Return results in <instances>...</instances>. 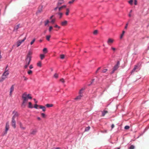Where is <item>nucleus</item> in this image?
Returning a JSON list of instances; mask_svg holds the SVG:
<instances>
[{
    "label": "nucleus",
    "mask_w": 149,
    "mask_h": 149,
    "mask_svg": "<svg viewBox=\"0 0 149 149\" xmlns=\"http://www.w3.org/2000/svg\"><path fill=\"white\" fill-rule=\"evenodd\" d=\"M30 94H27L26 93H24L22 95V98L23 100V102L21 105V107L23 108H24L26 106V103L27 102L28 99H31L32 97Z\"/></svg>",
    "instance_id": "1"
},
{
    "label": "nucleus",
    "mask_w": 149,
    "mask_h": 149,
    "mask_svg": "<svg viewBox=\"0 0 149 149\" xmlns=\"http://www.w3.org/2000/svg\"><path fill=\"white\" fill-rule=\"evenodd\" d=\"M32 54V52L31 51H29V52L27 55L26 58L25 59L26 63V65L24 66V68L25 69L26 68L30 63V61L31 60V56Z\"/></svg>",
    "instance_id": "2"
},
{
    "label": "nucleus",
    "mask_w": 149,
    "mask_h": 149,
    "mask_svg": "<svg viewBox=\"0 0 149 149\" xmlns=\"http://www.w3.org/2000/svg\"><path fill=\"white\" fill-rule=\"evenodd\" d=\"M18 113L17 112H16L12 118L11 124L12 126L14 128H16V122L15 119L18 117Z\"/></svg>",
    "instance_id": "3"
},
{
    "label": "nucleus",
    "mask_w": 149,
    "mask_h": 149,
    "mask_svg": "<svg viewBox=\"0 0 149 149\" xmlns=\"http://www.w3.org/2000/svg\"><path fill=\"white\" fill-rule=\"evenodd\" d=\"M9 73L7 71H6L3 74L1 79L0 82L3 81L7 77V76L9 74Z\"/></svg>",
    "instance_id": "4"
},
{
    "label": "nucleus",
    "mask_w": 149,
    "mask_h": 149,
    "mask_svg": "<svg viewBox=\"0 0 149 149\" xmlns=\"http://www.w3.org/2000/svg\"><path fill=\"white\" fill-rule=\"evenodd\" d=\"M63 0H60L59 1L58 3L57 4V6L54 9V11H56L57 9L58 8V7L60 6L61 4L63 3Z\"/></svg>",
    "instance_id": "5"
},
{
    "label": "nucleus",
    "mask_w": 149,
    "mask_h": 149,
    "mask_svg": "<svg viewBox=\"0 0 149 149\" xmlns=\"http://www.w3.org/2000/svg\"><path fill=\"white\" fill-rule=\"evenodd\" d=\"M9 123L8 122H7L6 123L5 126V134L7 133V131L9 130Z\"/></svg>",
    "instance_id": "6"
},
{
    "label": "nucleus",
    "mask_w": 149,
    "mask_h": 149,
    "mask_svg": "<svg viewBox=\"0 0 149 149\" xmlns=\"http://www.w3.org/2000/svg\"><path fill=\"white\" fill-rule=\"evenodd\" d=\"M113 39L111 38H109L108 39L107 41V43L108 45H111L113 43Z\"/></svg>",
    "instance_id": "7"
},
{
    "label": "nucleus",
    "mask_w": 149,
    "mask_h": 149,
    "mask_svg": "<svg viewBox=\"0 0 149 149\" xmlns=\"http://www.w3.org/2000/svg\"><path fill=\"white\" fill-rule=\"evenodd\" d=\"M120 64V62L119 61H118L117 64L114 66L113 69L116 70L119 68Z\"/></svg>",
    "instance_id": "8"
},
{
    "label": "nucleus",
    "mask_w": 149,
    "mask_h": 149,
    "mask_svg": "<svg viewBox=\"0 0 149 149\" xmlns=\"http://www.w3.org/2000/svg\"><path fill=\"white\" fill-rule=\"evenodd\" d=\"M67 23L68 22L66 20H64L61 22V24L62 26H65L67 25Z\"/></svg>",
    "instance_id": "9"
},
{
    "label": "nucleus",
    "mask_w": 149,
    "mask_h": 149,
    "mask_svg": "<svg viewBox=\"0 0 149 149\" xmlns=\"http://www.w3.org/2000/svg\"><path fill=\"white\" fill-rule=\"evenodd\" d=\"M14 90V85H12L10 88V95L11 96L12 94V93Z\"/></svg>",
    "instance_id": "10"
},
{
    "label": "nucleus",
    "mask_w": 149,
    "mask_h": 149,
    "mask_svg": "<svg viewBox=\"0 0 149 149\" xmlns=\"http://www.w3.org/2000/svg\"><path fill=\"white\" fill-rule=\"evenodd\" d=\"M36 130L34 129L31 130L30 132V134L32 135H35L37 132Z\"/></svg>",
    "instance_id": "11"
},
{
    "label": "nucleus",
    "mask_w": 149,
    "mask_h": 149,
    "mask_svg": "<svg viewBox=\"0 0 149 149\" xmlns=\"http://www.w3.org/2000/svg\"><path fill=\"white\" fill-rule=\"evenodd\" d=\"M39 107L40 109H42L43 111H45V107L42 105H39Z\"/></svg>",
    "instance_id": "12"
},
{
    "label": "nucleus",
    "mask_w": 149,
    "mask_h": 149,
    "mask_svg": "<svg viewBox=\"0 0 149 149\" xmlns=\"http://www.w3.org/2000/svg\"><path fill=\"white\" fill-rule=\"evenodd\" d=\"M66 7V5H63L62 6H61L60 7H58V9L59 12H60V11L62 10V9L63 8H65Z\"/></svg>",
    "instance_id": "13"
},
{
    "label": "nucleus",
    "mask_w": 149,
    "mask_h": 149,
    "mask_svg": "<svg viewBox=\"0 0 149 149\" xmlns=\"http://www.w3.org/2000/svg\"><path fill=\"white\" fill-rule=\"evenodd\" d=\"M19 24L15 26L14 28L13 31H17V29L19 28Z\"/></svg>",
    "instance_id": "14"
},
{
    "label": "nucleus",
    "mask_w": 149,
    "mask_h": 149,
    "mask_svg": "<svg viewBox=\"0 0 149 149\" xmlns=\"http://www.w3.org/2000/svg\"><path fill=\"white\" fill-rule=\"evenodd\" d=\"M22 42H22L21 40H19L17 42V47H18L19 46Z\"/></svg>",
    "instance_id": "15"
},
{
    "label": "nucleus",
    "mask_w": 149,
    "mask_h": 149,
    "mask_svg": "<svg viewBox=\"0 0 149 149\" xmlns=\"http://www.w3.org/2000/svg\"><path fill=\"white\" fill-rule=\"evenodd\" d=\"M138 66L136 65H135V66H134V68H133V69L132 70V72H131V73H132L133 72H134L135 70L137 69L138 68Z\"/></svg>",
    "instance_id": "16"
},
{
    "label": "nucleus",
    "mask_w": 149,
    "mask_h": 149,
    "mask_svg": "<svg viewBox=\"0 0 149 149\" xmlns=\"http://www.w3.org/2000/svg\"><path fill=\"white\" fill-rule=\"evenodd\" d=\"M82 97V95L81 94H80L79 96H78L76 98H75V99L76 100H80Z\"/></svg>",
    "instance_id": "17"
},
{
    "label": "nucleus",
    "mask_w": 149,
    "mask_h": 149,
    "mask_svg": "<svg viewBox=\"0 0 149 149\" xmlns=\"http://www.w3.org/2000/svg\"><path fill=\"white\" fill-rule=\"evenodd\" d=\"M57 14H58L59 15V18L60 19L63 16V13L60 12H58V13H57Z\"/></svg>",
    "instance_id": "18"
},
{
    "label": "nucleus",
    "mask_w": 149,
    "mask_h": 149,
    "mask_svg": "<svg viewBox=\"0 0 149 149\" xmlns=\"http://www.w3.org/2000/svg\"><path fill=\"white\" fill-rule=\"evenodd\" d=\"M29 105L28 107L32 109L33 108V107L32 106V104L31 102H29Z\"/></svg>",
    "instance_id": "19"
},
{
    "label": "nucleus",
    "mask_w": 149,
    "mask_h": 149,
    "mask_svg": "<svg viewBox=\"0 0 149 149\" xmlns=\"http://www.w3.org/2000/svg\"><path fill=\"white\" fill-rule=\"evenodd\" d=\"M70 12V10L69 8H67L66 9V12L65 14L66 15L68 16V15L69 13Z\"/></svg>",
    "instance_id": "20"
},
{
    "label": "nucleus",
    "mask_w": 149,
    "mask_h": 149,
    "mask_svg": "<svg viewBox=\"0 0 149 149\" xmlns=\"http://www.w3.org/2000/svg\"><path fill=\"white\" fill-rule=\"evenodd\" d=\"M108 113V111H104L102 112V116H104L105 114Z\"/></svg>",
    "instance_id": "21"
},
{
    "label": "nucleus",
    "mask_w": 149,
    "mask_h": 149,
    "mask_svg": "<svg viewBox=\"0 0 149 149\" xmlns=\"http://www.w3.org/2000/svg\"><path fill=\"white\" fill-rule=\"evenodd\" d=\"M46 106L47 107H52L53 105L52 104H46Z\"/></svg>",
    "instance_id": "22"
},
{
    "label": "nucleus",
    "mask_w": 149,
    "mask_h": 149,
    "mask_svg": "<svg viewBox=\"0 0 149 149\" xmlns=\"http://www.w3.org/2000/svg\"><path fill=\"white\" fill-rule=\"evenodd\" d=\"M45 57V55L43 54H41L40 55V57L41 60H42Z\"/></svg>",
    "instance_id": "23"
},
{
    "label": "nucleus",
    "mask_w": 149,
    "mask_h": 149,
    "mask_svg": "<svg viewBox=\"0 0 149 149\" xmlns=\"http://www.w3.org/2000/svg\"><path fill=\"white\" fill-rule=\"evenodd\" d=\"M37 65L39 67H41V62L39 61V62L37 63Z\"/></svg>",
    "instance_id": "24"
},
{
    "label": "nucleus",
    "mask_w": 149,
    "mask_h": 149,
    "mask_svg": "<svg viewBox=\"0 0 149 149\" xmlns=\"http://www.w3.org/2000/svg\"><path fill=\"white\" fill-rule=\"evenodd\" d=\"M84 88H81V89H80V91L79 92V93L80 94H81L82 93H83V91H84Z\"/></svg>",
    "instance_id": "25"
},
{
    "label": "nucleus",
    "mask_w": 149,
    "mask_h": 149,
    "mask_svg": "<svg viewBox=\"0 0 149 149\" xmlns=\"http://www.w3.org/2000/svg\"><path fill=\"white\" fill-rule=\"evenodd\" d=\"M135 146L134 145H132L129 147V149H134Z\"/></svg>",
    "instance_id": "26"
},
{
    "label": "nucleus",
    "mask_w": 149,
    "mask_h": 149,
    "mask_svg": "<svg viewBox=\"0 0 149 149\" xmlns=\"http://www.w3.org/2000/svg\"><path fill=\"white\" fill-rule=\"evenodd\" d=\"M43 52H44L45 53H46L47 52V49L46 48H44L43 50Z\"/></svg>",
    "instance_id": "27"
},
{
    "label": "nucleus",
    "mask_w": 149,
    "mask_h": 149,
    "mask_svg": "<svg viewBox=\"0 0 149 149\" xmlns=\"http://www.w3.org/2000/svg\"><path fill=\"white\" fill-rule=\"evenodd\" d=\"M90 129V127L89 126L88 127H86L85 128V131H88Z\"/></svg>",
    "instance_id": "28"
},
{
    "label": "nucleus",
    "mask_w": 149,
    "mask_h": 149,
    "mask_svg": "<svg viewBox=\"0 0 149 149\" xmlns=\"http://www.w3.org/2000/svg\"><path fill=\"white\" fill-rule=\"evenodd\" d=\"M50 37H51V36L50 35L47 36H46L47 40L49 41V39H50Z\"/></svg>",
    "instance_id": "29"
},
{
    "label": "nucleus",
    "mask_w": 149,
    "mask_h": 149,
    "mask_svg": "<svg viewBox=\"0 0 149 149\" xmlns=\"http://www.w3.org/2000/svg\"><path fill=\"white\" fill-rule=\"evenodd\" d=\"M75 0H71V1H70L68 2V3L70 4H72Z\"/></svg>",
    "instance_id": "30"
},
{
    "label": "nucleus",
    "mask_w": 149,
    "mask_h": 149,
    "mask_svg": "<svg viewBox=\"0 0 149 149\" xmlns=\"http://www.w3.org/2000/svg\"><path fill=\"white\" fill-rule=\"evenodd\" d=\"M32 71L31 70H29L28 72V73L30 75L32 74Z\"/></svg>",
    "instance_id": "31"
},
{
    "label": "nucleus",
    "mask_w": 149,
    "mask_h": 149,
    "mask_svg": "<svg viewBox=\"0 0 149 149\" xmlns=\"http://www.w3.org/2000/svg\"><path fill=\"white\" fill-rule=\"evenodd\" d=\"M97 32H98L97 30H95L94 31V32H93V34H94L95 35H96L97 33Z\"/></svg>",
    "instance_id": "32"
},
{
    "label": "nucleus",
    "mask_w": 149,
    "mask_h": 149,
    "mask_svg": "<svg viewBox=\"0 0 149 149\" xmlns=\"http://www.w3.org/2000/svg\"><path fill=\"white\" fill-rule=\"evenodd\" d=\"M125 33V31H123L122 33L120 36V38H122Z\"/></svg>",
    "instance_id": "33"
},
{
    "label": "nucleus",
    "mask_w": 149,
    "mask_h": 149,
    "mask_svg": "<svg viewBox=\"0 0 149 149\" xmlns=\"http://www.w3.org/2000/svg\"><path fill=\"white\" fill-rule=\"evenodd\" d=\"M65 57V55L63 54H62L60 55V58L62 59H63Z\"/></svg>",
    "instance_id": "34"
},
{
    "label": "nucleus",
    "mask_w": 149,
    "mask_h": 149,
    "mask_svg": "<svg viewBox=\"0 0 149 149\" xmlns=\"http://www.w3.org/2000/svg\"><path fill=\"white\" fill-rule=\"evenodd\" d=\"M107 70V69H105L103 70L102 71V72L103 73H105L106 72Z\"/></svg>",
    "instance_id": "35"
},
{
    "label": "nucleus",
    "mask_w": 149,
    "mask_h": 149,
    "mask_svg": "<svg viewBox=\"0 0 149 149\" xmlns=\"http://www.w3.org/2000/svg\"><path fill=\"white\" fill-rule=\"evenodd\" d=\"M130 128V127L129 126L126 125L125 126V129L126 130H128Z\"/></svg>",
    "instance_id": "36"
},
{
    "label": "nucleus",
    "mask_w": 149,
    "mask_h": 149,
    "mask_svg": "<svg viewBox=\"0 0 149 149\" xmlns=\"http://www.w3.org/2000/svg\"><path fill=\"white\" fill-rule=\"evenodd\" d=\"M36 40V39L35 38L31 42L30 44L31 45H32L34 43V42Z\"/></svg>",
    "instance_id": "37"
},
{
    "label": "nucleus",
    "mask_w": 149,
    "mask_h": 149,
    "mask_svg": "<svg viewBox=\"0 0 149 149\" xmlns=\"http://www.w3.org/2000/svg\"><path fill=\"white\" fill-rule=\"evenodd\" d=\"M49 22V21L48 20H47L46 22H45V25L46 26L47 24H48Z\"/></svg>",
    "instance_id": "38"
},
{
    "label": "nucleus",
    "mask_w": 149,
    "mask_h": 149,
    "mask_svg": "<svg viewBox=\"0 0 149 149\" xmlns=\"http://www.w3.org/2000/svg\"><path fill=\"white\" fill-rule=\"evenodd\" d=\"M111 49L114 52H115L116 50V48H115L113 47H111Z\"/></svg>",
    "instance_id": "39"
},
{
    "label": "nucleus",
    "mask_w": 149,
    "mask_h": 149,
    "mask_svg": "<svg viewBox=\"0 0 149 149\" xmlns=\"http://www.w3.org/2000/svg\"><path fill=\"white\" fill-rule=\"evenodd\" d=\"M60 81L62 82V83H64L65 82V81L62 78L60 79Z\"/></svg>",
    "instance_id": "40"
},
{
    "label": "nucleus",
    "mask_w": 149,
    "mask_h": 149,
    "mask_svg": "<svg viewBox=\"0 0 149 149\" xmlns=\"http://www.w3.org/2000/svg\"><path fill=\"white\" fill-rule=\"evenodd\" d=\"M39 105H38L37 104H36L34 105V108H36V109H37L38 108H37L38 107H39Z\"/></svg>",
    "instance_id": "41"
},
{
    "label": "nucleus",
    "mask_w": 149,
    "mask_h": 149,
    "mask_svg": "<svg viewBox=\"0 0 149 149\" xmlns=\"http://www.w3.org/2000/svg\"><path fill=\"white\" fill-rule=\"evenodd\" d=\"M128 2L130 4L132 5V4L133 0H130L128 1Z\"/></svg>",
    "instance_id": "42"
},
{
    "label": "nucleus",
    "mask_w": 149,
    "mask_h": 149,
    "mask_svg": "<svg viewBox=\"0 0 149 149\" xmlns=\"http://www.w3.org/2000/svg\"><path fill=\"white\" fill-rule=\"evenodd\" d=\"M41 115L42 117L45 118V115L44 113H41Z\"/></svg>",
    "instance_id": "43"
},
{
    "label": "nucleus",
    "mask_w": 149,
    "mask_h": 149,
    "mask_svg": "<svg viewBox=\"0 0 149 149\" xmlns=\"http://www.w3.org/2000/svg\"><path fill=\"white\" fill-rule=\"evenodd\" d=\"M54 77H55V78H57L58 77V74H54Z\"/></svg>",
    "instance_id": "44"
},
{
    "label": "nucleus",
    "mask_w": 149,
    "mask_h": 149,
    "mask_svg": "<svg viewBox=\"0 0 149 149\" xmlns=\"http://www.w3.org/2000/svg\"><path fill=\"white\" fill-rule=\"evenodd\" d=\"M53 29V27L52 26H50L49 27V32H50L52 29Z\"/></svg>",
    "instance_id": "45"
},
{
    "label": "nucleus",
    "mask_w": 149,
    "mask_h": 149,
    "mask_svg": "<svg viewBox=\"0 0 149 149\" xmlns=\"http://www.w3.org/2000/svg\"><path fill=\"white\" fill-rule=\"evenodd\" d=\"M20 127L22 128L23 130H24L25 129V128L24 127H23L22 126V124H20Z\"/></svg>",
    "instance_id": "46"
},
{
    "label": "nucleus",
    "mask_w": 149,
    "mask_h": 149,
    "mask_svg": "<svg viewBox=\"0 0 149 149\" xmlns=\"http://www.w3.org/2000/svg\"><path fill=\"white\" fill-rule=\"evenodd\" d=\"M55 19H52V20L51 22L53 24L54 23V22H55Z\"/></svg>",
    "instance_id": "47"
},
{
    "label": "nucleus",
    "mask_w": 149,
    "mask_h": 149,
    "mask_svg": "<svg viewBox=\"0 0 149 149\" xmlns=\"http://www.w3.org/2000/svg\"><path fill=\"white\" fill-rule=\"evenodd\" d=\"M54 27H55V28H58V29H59L60 28V27L59 26H58V25H56L55 26H54Z\"/></svg>",
    "instance_id": "48"
},
{
    "label": "nucleus",
    "mask_w": 149,
    "mask_h": 149,
    "mask_svg": "<svg viewBox=\"0 0 149 149\" xmlns=\"http://www.w3.org/2000/svg\"><path fill=\"white\" fill-rule=\"evenodd\" d=\"M132 10H131L130 11V13L129 14V17H131V13L132 12Z\"/></svg>",
    "instance_id": "49"
},
{
    "label": "nucleus",
    "mask_w": 149,
    "mask_h": 149,
    "mask_svg": "<svg viewBox=\"0 0 149 149\" xmlns=\"http://www.w3.org/2000/svg\"><path fill=\"white\" fill-rule=\"evenodd\" d=\"M33 65H30L29 67V68L30 69H32V68H33Z\"/></svg>",
    "instance_id": "50"
},
{
    "label": "nucleus",
    "mask_w": 149,
    "mask_h": 149,
    "mask_svg": "<svg viewBox=\"0 0 149 149\" xmlns=\"http://www.w3.org/2000/svg\"><path fill=\"white\" fill-rule=\"evenodd\" d=\"M23 78H24V80L25 81H26V80H27L28 79V78H27L26 77H25V76H24L23 77Z\"/></svg>",
    "instance_id": "51"
},
{
    "label": "nucleus",
    "mask_w": 149,
    "mask_h": 149,
    "mask_svg": "<svg viewBox=\"0 0 149 149\" xmlns=\"http://www.w3.org/2000/svg\"><path fill=\"white\" fill-rule=\"evenodd\" d=\"M115 71H116V70H114V69H113V70L111 73V74H112Z\"/></svg>",
    "instance_id": "52"
},
{
    "label": "nucleus",
    "mask_w": 149,
    "mask_h": 149,
    "mask_svg": "<svg viewBox=\"0 0 149 149\" xmlns=\"http://www.w3.org/2000/svg\"><path fill=\"white\" fill-rule=\"evenodd\" d=\"M26 37H25L22 40H21L22 42H23L26 39Z\"/></svg>",
    "instance_id": "53"
},
{
    "label": "nucleus",
    "mask_w": 149,
    "mask_h": 149,
    "mask_svg": "<svg viewBox=\"0 0 149 149\" xmlns=\"http://www.w3.org/2000/svg\"><path fill=\"white\" fill-rule=\"evenodd\" d=\"M114 127V124H113L111 126V129H112Z\"/></svg>",
    "instance_id": "54"
},
{
    "label": "nucleus",
    "mask_w": 149,
    "mask_h": 149,
    "mask_svg": "<svg viewBox=\"0 0 149 149\" xmlns=\"http://www.w3.org/2000/svg\"><path fill=\"white\" fill-rule=\"evenodd\" d=\"M128 25V23H127V24H126V26H125V29H126L127 28Z\"/></svg>",
    "instance_id": "55"
},
{
    "label": "nucleus",
    "mask_w": 149,
    "mask_h": 149,
    "mask_svg": "<svg viewBox=\"0 0 149 149\" xmlns=\"http://www.w3.org/2000/svg\"><path fill=\"white\" fill-rule=\"evenodd\" d=\"M33 100H34V101H35V103H37V102H38L37 101H36V100L35 99H33Z\"/></svg>",
    "instance_id": "56"
},
{
    "label": "nucleus",
    "mask_w": 149,
    "mask_h": 149,
    "mask_svg": "<svg viewBox=\"0 0 149 149\" xmlns=\"http://www.w3.org/2000/svg\"><path fill=\"white\" fill-rule=\"evenodd\" d=\"M134 4L135 5H136L137 4V1L136 0H135L134 1Z\"/></svg>",
    "instance_id": "57"
},
{
    "label": "nucleus",
    "mask_w": 149,
    "mask_h": 149,
    "mask_svg": "<svg viewBox=\"0 0 149 149\" xmlns=\"http://www.w3.org/2000/svg\"><path fill=\"white\" fill-rule=\"evenodd\" d=\"M37 119L38 120H41V118L40 117H37Z\"/></svg>",
    "instance_id": "58"
},
{
    "label": "nucleus",
    "mask_w": 149,
    "mask_h": 149,
    "mask_svg": "<svg viewBox=\"0 0 149 149\" xmlns=\"http://www.w3.org/2000/svg\"><path fill=\"white\" fill-rule=\"evenodd\" d=\"M54 17V15H52L51 17H50V19H51L53 18V17Z\"/></svg>",
    "instance_id": "59"
},
{
    "label": "nucleus",
    "mask_w": 149,
    "mask_h": 149,
    "mask_svg": "<svg viewBox=\"0 0 149 149\" xmlns=\"http://www.w3.org/2000/svg\"><path fill=\"white\" fill-rule=\"evenodd\" d=\"M94 79H93V80L91 81V83H92L93 82V81H94Z\"/></svg>",
    "instance_id": "60"
},
{
    "label": "nucleus",
    "mask_w": 149,
    "mask_h": 149,
    "mask_svg": "<svg viewBox=\"0 0 149 149\" xmlns=\"http://www.w3.org/2000/svg\"><path fill=\"white\" fill-rule=\"evenodd\" d=\"M1 52L0 51V59L1 58H2L1 56Z\"/></svg>",
    "instance_id": "61"
},
{
    "label": "nucleus",
    "mask_w": 149,
    "mask_h": 149,
    "mask_svg": "<svg viewBox=\"0 0 149 149\" xmlns=\"http://www.w3.org/2000/svg\"><path fill=\"white\" fill-rule=\"evenodd\" d=\"M100 68H101V67H99V68H98V69H97V70H100Z\"/></svg>",
    "instance_id": "62"
},
{
    "label": "nucleus",
    "mask_w": 149,
    "mask_h": 149,
    "mask_svg": "<svg viewBox=\"0 0 149 149\" xmlns=\"http://www.w3.org/2000/svg\"><path fill=\"white\" fill-rule=\"evenodd\" d=\"M98 70H97L96 71V73H97L98 72Z\"/></svg>",
    "instance_id": "63"
},
{
    "label": "nucleus",
    "mask_w": 149,
    "mask_h": 149,
    "mask_svg": "<svg viewBox=\"0 0 149 149\" xmlns=\"http://www.w3.org/2000/svg\"><path fill=\"white\" fill-rule=\"evenodd\" d=\"M8 65H7V66H6V69H7V67H8Z\"/></svg>",
    "instance_id": "64"
}]
</instances>
